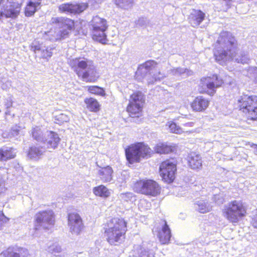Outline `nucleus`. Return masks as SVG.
<instances>
[{"instance_id":"f257e3e1","label":"nucleus","mask_w":257,"mask_h":257,"mask_svg":"<svg viewBox=\"0 0 257 257\" xmlns=\"http://www.w3.org/2000/svg\"><path fill=\"white\" fill-rule=\"evenodd\" d=\"M237 41L232 34L229 32H221L214 44V56L216 61L221 65L234 59L237 63H248L249 58L247 53L241 52L235 55Z\"/></svg>"},{"instance_id":"f03ea898","label":"nucleus","mask_w":257,"mask_h":257,"mask_svg":"<svg viewBox=\"0 0 257 257\" xmlns=\"http://www.w3.org/2000/svg\"><path fill=\"white\" fill-rule=\"evenodd\" d=\"M103 234L111 245H116L125 238L127 222L122 217H112L103 224Z\"/></svg>"},{"instance_id":"7ed1b4c3","label":"nucleus","mask_w":257,"mask_h":257,"mask_svg":"<svg viewBox=\"0 0 257 257\" xmlns=\"http://www.w3.org/2000/svg\"><path fill=\"white\" fill-rule=\"evenodd\" d=\"M69 64L78 77L86 82H95L100 77L91 60H81L80 57H77L71 59Z\"/></svg>"},{"instance_id":"20e7f679","label":"nucleus","mask_w":257,"mask_h":257,"mask_svg":"<svg viewBox=\"0 0 257 257\" xmlns=\"http://www.w3.org/2000/svg\"><path fill=\"white\" fill-rule=\"evenodd\" d=\"M127 163L134 164L140 163L142 159L150 158L153 151L143 142H136L127 146L124 150Z\"/></svg>"},{"instance_id":"39448f33","label":"nucleus","mask_w":257,"mask_h":257,"mask_svg":"<svg viewBox=\"0 0 257 257\" xmlns=\"http://www.w3.org/2000/svg\"><path fill=\"white\" fill-rule=\"evenodd\" d=\"M145 104V96L141 91L137 90L132 93L129 97L126 111L130 117L138 118L143 115Z\"/></svg>"},{"instance_id":"423d86ee","label":"nucleus","mask_w":257,"mask_h":257,"mask_svg":"<svg viewBox=\"0 0 257 257\" xmlns=\"http://www.w3.org/2000/svg\"><path fill=\"white\" fill-rule=\"evenodd\" d=\"M133 189L137 193L148 196L155 197L160 194L159 183L150 179L137 180L133 185Z\"/></svg>"},{"instance_id":"0eeeda50","label":"nucleus","mask_w":257,"mask_h":257,"mask_svg":"<svg viewBox=\"0 0 257 257\" xmlns=\"http://www.w3.org/2000/svg\"><path fill=\"white\" fill-rule=\"evenodd\" d=\"M238 105L241 110L251 119H257V96L245 95L238 100Z\"/></svg>"},{"instance_id":"6e6552de","label":"nucleus","mask_w":257,"mask_h":257,"mask_svg":"<svg viewBox=\"0 0 257 257\" xmlns=\"http://www.w3.org/2000/svg\"><path fill=\"white\" fill-rule=\"evenodd\" d=\"M224 210L225 216L233 223L237 222L246 212L242 202L237 200H234L225 205Z\"/></svg>"},{"instance_id":"1a4fd4ad","label":"nucleus","mask_w":257,"mask_h":257,"mask_svg":"<svg viewBox=\"0 0 257 257\" xmlns=\"http://www.w3.org/2000/svg\"><path fill=\"white\" fill-rule=\"evenodd\" d=\"M88 8L86 3L67 2L60 4L58 10L60 14L76 16L81 14Z\"/></svg>"},{"instance_id":"9d476101","label":"nucleus","mask_w":257,"mask_h":257,"mask_svg":"<svg viewBox=\"0 0 257 257\" xmlns=\"http://www.w3.org/2000/svg\"><path fill=\"white\" fill-rule=\"evenodd\" d=\"M177 161L171 158L162 162V180L168 183L173 182L177 171Z\"/></svg>"},{"instance_id":"9b49d317","label":"nucleus","mask_w":257,"mask_h":257,"mask_svg":"<svg viewBox=\"0 0 257 257\" xmlns=\"http://www.w3.org/2000/svg\"><path fill=\"white\" fill-rule=\"evenodd\" d=\"M35 226L36 229L43 226L48 229L54 223V214L52 210H43L38 212L35 215Z\"/></svg>"},{"instance_id":"f8f14e48","label":"nucleus","mask_w":257,"mask_h":257,"mask_svg":"<svg viewBox=\"0 0 257 257\" xmlns=\"http://www.w3.org/2000/svg\"><path fill=\"white\" fill-rule=\"evenodd\" d=\"M68 225L71 233L76 235H79L84 228L82 219L76 212H71L68 214Z\"/></svg>"},{"instance_id":"ddd939ff","label":"nucleus","mask_w":257,"mask_h":257,"mask_svg":"<svg viewBox=\"0 0 257 257\" xmlns=\"http://www.w3.org/2000/svg\"><path fill=\"white\" fill-rule=\"evenodd\" d=\"M9 6L0 12V17L16 18L20 14L22 4L18 0H10Z\"/></svg>"},{"instance_id":"4468645a","label":"nucleus","mask_w":257,"mask_h":257,"mask_svg":"<svg viewBox=\"0 0 257 257\" xmlns=\"http://www.w3.org/2000/svg\"><path fill=\"white\" fill-rule=\"evenodd\" d=\"M201 81L202 86L206 87L207 89V92L209 95H213L215 92V88L220 87L223 83L222 79L216 75H214L212 77L203 78Z\"/></svg>"},{"instance_id":"2eb2a0df","label":"nucleus","mask_w":257,"mask_h":257,"mask_svg":"<svg viewBox=\"0 0 257 257\" xmlns=\"http://www.w3.org/2000/svg\"><path fill=\"white\" fill-rule=\"evenodd\" d=\"M60 27L63 29L59 32L57 36L58 39L62 40L68 38L70 32L75 29V22L71 18L64 17Z\"/></svg>"},{"instance_id":"dca6fc26","label":"nucleus","mask_w":257,"mask_h":257,"mask_svg":"<svg viewBox=\"0 0 257 257\" xmlns=\"http://www.w3.org/2000/svg\"><path fill=\"white\" fill-rule=\"evenodd\" d=\"M205 17V14L201 10L193 9L188 17L189 23L193 27L196 28L202 23Z\"/></svg>"},{"instance_id":"f3484780","label":"nucleus","mask_w":257,"mask_h":257,"mask_svg":"<svg viewBox=\"0 0 257 257\" xmlns=\"http://www.w3.org/2000/svg\"><path fill=\"white\" fill-rule=\"evenodd\" d=\"M108 29H90V35L92 39L102 44H106L107 43V35L106 31Z\"/></svg>"},{"instance_id":"a211bd4d","label":"nucleus","mask_w":257,"mask_h":257,"mask_svg":"<svg viewBox=\"0 0 257 257\" xmlns=\"http://www.w3.org/2000/svg\"><path fill=\"white\" fill-rule=\"evenodd\" d=\"M113 170L112 168L108 165L100 167L97 172V175L99 179L103 183L111 181L113 178Z\"/></svg>"},{"instance_id":"6ab92c4d","label":"nucleus","mask_w":257,"mask_h":257,"mask_svg":"<svg viewBox=\"0 0 257 257\" xmlns=\"http://www.w3.org/2000/svg\"><path fill=\"white\" fill-rule=\"evenodd\" d=\"M42 1V0H29L24 9L25 15L28 17L33 16L41 8Z\"/></svg>"},{"instance_id":"aec40b11","label":"nucleus","mask_w":257,"mask_h":257,"mask_svg":"<svg viewBox=\"0 0 257 257\" xmlns=\"http://www.w3.org/2000/svg\"><path fill=\"white\" fill-rule=\"evenodd\" d=\"M209 102L207 99L202 96L196 97L191 104L193 110L195 111H203L209 105Z\"/></svg>"},{"instance_id":"412c9836","label":"nucleus","mask_w":257,"mask_h":257,"mask_svg":"<svg viewBox=\"0 0 257 257\" xmlns=\"http://www.w3.org/2000/svg\"><path fill=\"white\" fill-rule=\"evenodd\" d=\"M84 102L86 109L90 112L97 113L101 110V105L95 98L86 97L84 99Z\"/></svg>"},{"instance_id":"4be33fe9","label":"nucleus","mask_w":257,"mask_h":257,"mask_svg":"<svg viewBox=\"0 0 257 257\" xmlns=\"http://www.w3.org/2000/svg\"><path fill=\"white\" fill-rule=\"evenodd\" d=\"M16 157V152L14 148L5 146L0 148V161H7Z\"/></svg>"},{"instance_id":"5701e85b","label":"nucleus","mask_w":257,"mask_h":257,"mask_svg":"<svg viewBox=\"0 0 257 257\" xmlns=\"http://www.w3.org/2000/svg\"><path fill=\"white\" fill-rule=\"evenodd\" d=\"M156 64L153 61H147L140 66L136 72L137 75L146 76L154 69Z\"/></svg>"},{"instance_id":"b1692460","label":"nucleus","mask_w":257,"mask_h":257,"mask_svg":"<svg viewBox=\"0 0 257 257\" xmlns=\"http://www.w3.org/2000/svg\"><path fill=\"white\" fill-rule=\"evenodd\" d=\"M90 29H108V25L106 20L98 16H94L90 23Z\"/></svg>"},{"instance_id":"393cba45","label":"nucleus","mask_w":257,"mask_h":257,"mask_svg":"<svg viewBox=\"0 0 257 257\" xmlns=\"http://www.w3.org/2000/svg\"><path fill=\"white\" fill-rule=\"evenodd\" d=\"M92 191L95 196L103 198H107L111 194L110 190L102 184L93 187Z\"/></svg>"},{"instance_id":"a878e982","label":"nucleus","mask_w":257,"mask_h":257,"mask_svg":"<svg viewBox=\"0 0 257 257\" xmlns=\"http://www.w3.org/2000/svg\"><path fill=\"white\" fill-rule=\"evenodd\" d=\"M162 244H167L172 236L171 229L166 220L162 221Z\"/></svg>"},{"instance_id":"bb28decb","label":"nucleus","mask_w":257,"mask_h":257,"mask_svg":"<svg viewBox=\"0 0 257 257\" xmlns=\"http://www.w3.org/2000/svg\"><path fill=\"white\" fill-rule=\"evenodd\" d=\"M190 167L193 169H199L202 166V160L199 155L191 154L188 159Z\"/></svg>"},{"instance_id":"cd10ccee","label":"nucleus","mask_w":257,"mask_h":257,"mask_svg":"<svg viewBox=\"0 0 257 257\" xmlns=\"http://www.w3.org/2000/svg\"><path fill=\"white\" fill-rule=\"evenodd\" d=\"M50 137L49 140L47 142V146L48 149H55L57 148L60 139L58 137L57 134L56 133L51 131L50 132Z\"/></svg>"},{"instance_id":"c85d7f7f","label":"nucleus","mask_w":257,"mask_h":257,"mask_svg":"<svg viewBox=\"0 0 257 257\" xmlns=\"http://www.w3.org/2000/svg\"><path fill=\"white\" fill-rule=\"evenodd\" d=\"M194 207L196 210H197L201 213H204L209 212L212 209V206L204 200H199L195 202Z\"/></svg>"},{"instance_id":"c756f323","label":"nucleus","mask_w":257,"mask_h":257,"mask_svg":"<svg viewBox=\"0 0 257 257\" xmlns=\"http://www.w3.org/2000/svg\"><path fill=\"white\" fill-rule=\"evenodd\" d=\"M177 145L171 143H162V154L175 153L177 151Z\"/></svg>"},{"instance_id":"7c9ffc66","label":"nucleus","mask_w":257,"mask_h":257,"mask_svg":"<svg viewBox=\"0 0 257 257\" xmlns=\"http://www.w3.org/2000/svg\"><path fill=\"white\" fill-rule=\"evenodd\" d=\"M88 92L92 94L105 96L106 95L105 90L103 88L97 85H90L87 86Z\"/></svg>"},{"instance_id":"2f4dec72","label":"nucleus","mask_w":257,"mask_h":257,"mask_svg":"<svg viewBox=\"0 0 257 257\" xmlns=\"http://www.w3.org/2000/svg\"><path fill=\"white\" fill-rule=\"evenodd\" d=\"M171 73L173 75L182 76L184 77L192 75L193 72L189 69L183 68H177L170 70Z\"/></svg>"},{"instance_id":"473e14b6","label":"nucleus","mask_w":257,"mask_h":257,"mask_svg":"<svg viewBox=\"0 0 257 257\" xmlns=\"http://www.w3.org/2000/svg\"><path fill=\"white\" fill-rule=\"evenodd\" d=\"M113 3L119 8L127 10L131 8L134 4V0H112Z\"/></svg>"},{"instance_id":"72a5a7b5","label":"nucleus","mask_w":257,"mask_h":257,"mask_svg":"<svg viewBox=\"0 0 257 257\" xmlns=\"http://www.w3.org/2000/svg\"><path fill=\"white\" fill-rule=\"evenodd\" d=\"M43 152L40 148L32 147L28 150V155L30 158H34L36 156L42 155Z\"/></svg>"},{"instance_id":"f704fd0d","label":"nucleus","mask_w":257,"mask_h":257,"mask_svg":"<svg viewBox=\"0 0 257 257\" xmlns=\"http://www.w3.org/2000/svg\"><path fill=\"white\" fill-rule=\"evenodd\" d=\"M31 136L33 139L38 141L40 140L42 137V133L41 128L39 126L33 127L31 132Z\"/></svg>"},{"instance_id":"c9c22d12","label":"nucleus","mask_w":257,"mask_h":257,"mask_svg":"<svg viewBox=\"0 0 257 257\" xmlns=\"http://www.w3.org/2000/svg\"><path fill=\"white\" fill-rule=\"evenodd\" d=\"M168 125L171 133L180 134L183 132L182 128L173 122H168Z\"/></svg>"},{"instance_id":"e433bc0d","label":"nucleus","mask_w":257,"mask_h":257,"mask_svg":"<svg viewBox=\"0 0 257 257\" xmlns=\"http://www.w3.org/2000/svg\"><path fill=\"white\" fill-rule=\"evenodd\" d=\"M56 123L62 124L64 122H67L69 120V117L66 114L60 113L55 116Z\"/></svg>"},{"instance_id":"4c0bfd02","label":"nucleus","mask_w":257,"mask_h":257,"mask_svg":"<svg viewBox=\"0 0 257 257\" xmlns=\"http://www.w3.org/2000/svg\"><path fill=\"white\" fill-rule=\"evenodd\" d=\"M212 199L216 204L219 205L223 204L224 201L222 194L214 195Z\"/></svg>"},{"instance_id":"58836bf2","label":"nucleus","mask_w":257,"mask_h":257,"mask_svg":"<svg viewBox=\"0 0 257 257\" xmlns=\"http://www.w3.org/2000/svg\"><path fill=\"white\" fill-rule=\"evenodd\" d=\"M162 94L164 96V97L163 98L164 99L165 102L168 103L173 100V98L171 96V93L169 92L167 90H162Z\"/></svg>"},{"instance_id":"ea45409f","label":"nucleus","mask_w":257,"mask_h":257,"mask_svg":"<svg viewBox=\"0 0 257 257\" xmlns=\"http://www.w3.org/2000/svg\"><path fill=\"white\" fill-rule=\"evenodd\" d=\"M64 17H53L51 19V24L52 25L61 26Z\"/></svg>"},{"instance_id":"a19ab883","label":"nucleus","mask_w":257,"mask_h":257,"mask_svg":"<svg viewBox=\"0 0 257 257\" xmlns=\"http://www.w3.org/2000/svg\"><path fill=\"white\" fill-rule=\"evenodd\" d=\"M52 55V53L50 50L46 49L43 50L41 52V56L43 59L48 60Z\"/></svg>"},{"instance_id":"79ce46f5","label":"nucleus","mask_w":257,"mask_h":257,"mask_svg":"<svg viewBox=\"0 0 257 257\" xmlns=\"http://www.w3.org/2000/svg\"><path fill=\"white\" fill-rule=\"evenodd\" d=\"M248 72L250 74V77H253L257 81V67L250 68Z\"/></svg>"},{"instance_id":"37998d69","label":"nucleus","mask_w":257,"mask_h":257,"mask_svg":"<svg viewBox=\"0 0 257 257\" xmlns=\"http://www.w3.org/2000/svg\"><path fill=\"white\" fill-rule=\"evenodd\" d=\"M10 219L6 217L2 211H0V223H7L9 221Z\"/></svg>"},{"instance_id":"c03bdc74","label":"nucleus","mask_w":257,"mask_h":257,"mask_svg":"<svg viewBox=\"0 0 257 257\" xmlns=\"http://www.w3.org/2000/svg\"><path fill=\"white\" fill-rule=\"evenodd\" d=\"M251 224L254 228H257V210L255 214L252 218Z\"/></svg>"},{"instance_id":"a18cd8bd","label":"nucleus","mask_w":257,"mask_h":257,"mask_svg":"<svg viewBox=\"0 0 257 257\" xmlns=\"http://www.w3.org/2000/svg\"><path fill=\"white\" fill-rule=\"evenodd\" d=\"M224 2L225 5H226L227 9L229 8L231 4L232 0H222Z\"/></svg>"},{"instance_id":"49530a36","label":"nucleus","mask_w":257,"mask_h":257,"mask_svg":"<svg viewBox=\"0 0 257 257\" xmlns=\"http://www.w3.org/2000/svg\"><path fill=\"white\" fill-rule=\"evenodd\" d=\"M194 123L193 122H189L183 124V125L186 127H193L194 126Z\"/></svg>"},{"instance_id":"de8ad7c7","label":"nucleus","mask_w":257,"mask_h":257,"mask_svg":"<svg viewBox=\"0 0 257 257\" xmlns=\"http://www.w3.org/2000/svg\"><path fill=\"white\" fill-rule=\"evenodd\" d=\"M32 48L34 52H36L37 51H39L40 50V48L36 45L32 46Z\"/></svg>"},{"instance_id":"09e8293b","label":"nucleus","mask_w":257,"mask_h":257,"mask_svg":"<svg viewBox=\"0 0 257 257\" xmlns=\"http://www.w3.org/2000/svg\"><path fill=\"white\" fill-rule=\"evenodd\" d=\"M252 147L254 149V154L257 155V145H253Z\"/></svg>"}]
</instances>
